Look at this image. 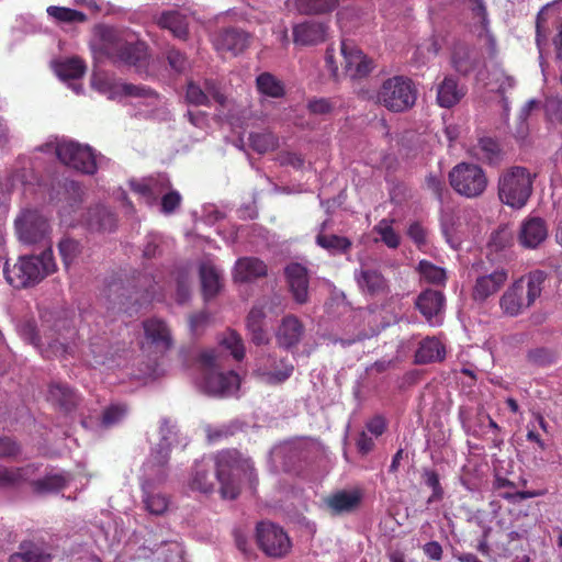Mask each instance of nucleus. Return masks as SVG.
Returning a JSON list of instances; mask_svg holds the SVG:
<instances>
[{
  "label": "nucleus",
  "instance_id": "30",
  "mask_svg": "<svg viewBox=\"0 0 562 562\" xmlns=\"http://www.w3.org/2000/svg\"><path fill=\"white\" fill-rule=\"evenodd\" d=\"M186 97L187 101L194 105H206L210 98H213L220 104H224L226 100L212 81H205L204 88H201L198 83L189 82Z\"/></svg>",
  "mask_w": 562,
  "mask_h": 562
},
{
  "label": "nucleus",
  "instance_id": "22",
  "mask_svg": "<svg viewBox=\"0 0 562 562\" xmlns=\"http://www.w3.org/2000/svg\"><path fill=\"white\" fill-rule=\"evenodd\" d=\"M250 42L248 33L231 27L218 32L213 38V44L218 52H229L233 55L241 53Z\"/></svg>",
  "mask_w": 562,
  "mask_h": 562
},
{
  "label": "nucleus",
  "instance_id": "19",
  "mask_svg": "<svg viewBox=\"0 0 562 562\" xmlns=\"http://www.w3.org/2000/svg\"><path fill=\"white\" fill-rule=\"evenodd\" d=\"M507 279L508 273L505 269H496L488 274L476 277L472 289L473 301L477 303H484L498 292Z\"/></svg>",
  "mask_w": 562,
  "mask_h": 562
},
{
  "label": "nucleus",
  "instance_id": "46",
  "mask_svg": "<svg viewBox=\"0 0 562 562\" xmlns=\"http://www.w3.org/2000/svg\"><path fill=\"white\" fill-rule=\"evenodd\" d=\"M86 357H91V364L93 366H109L111 357L109 356V347L103 339H95L91 341L85 351Z\"/></svg>",
  "mask_w": 562,
  "mask_h": 562
},
{
  "label": "nucleus",
  "instance_id": "53",
  "mask_svg": "<svg viewBox=\"0 0 562 562\" xmlns=\"http://www.w3.org/2000/svg\"><path fill=\"white\" fill-rule=\"evenodd\" d=\"M58 249L66 268L75 261L81 251L79 243L71 238H63L58 244Z\"/></svg>",
  "mask_w": 562,
  "mask_h": 562
},
{
  "label": "nucleus",
  "instance_id": "55",
  "mask_svg": "<svg viewBox=\"0 0 562 562\" xmlns=\"http://www.w3.org/2000/svg\"><path fill=\"white\" fill-rule=\"evenodd\" d=\"M26 472L23 469L0 467V488H10L24 480Z\"/></svg>",
  "mask_w": 562,
  "mask_h": 562
},
{
  "label": "nucleus",
  "instance_id": "57",
  "mask_svg": "<svg viewBox=\"0 0 562 562\" xmlns=\"http://www.w3.org/2000/svg\"><path fill=\"white\" fill-rule=\"evenodd\" d=\"M127 414V409L125 405L122 404H113L110 405L102 415V425L104 427H112L119 424Z\"/></svg>",
  "mask_w": 562,
  "mask_h": 562
},
{
  "label": "nucleus",
  "instance_id": "5",
  "mask_svg": "<svg viewBox=\"0 0 562 562\" xmlns=\"http://www.w3.org/2000/svg\"><path fill=\"white\" fill-rule=\"evenodd\" d=\"M544 274L535 271L526 278L516 280L501 296L499 307L507 316H518L530 307L542 291Z\"/></svg>",
  "mask_w": 562,
  "mask_h": 562
},
{
  "label": "nucleus",
  "instance_id": "23",
  "mask_svg": "<svg viewBox=\"0 0 562 562\" xmlns=\"http://www.w3.org/2000/svg\"><path fill=\"white\" fill-rule=\"evenodd\" d=\"M132 190L139 194L147 204H153L159 195H164L169 189L170 181L167 176L158 175L157 177H148L142 180H132Z\"/></svg>",
  "mask_w": 562,
  "mask_h": 562
},
{
  "label": "nucleus",
  "instance_id": "20",
  "mask_svg": "<svg viewBox=\"0 0 562 562\" xmlns=\"http://www.w3.org/2000/svg\"><path fill=\"white\" fill-rule=\"evenodd\" d=\"M162 485L142 484V503L144 509L154 516L165 515L171 506V497L161 490Z\"/></svg>",
  "mask_w": 562,
  "mask_h": 562
},
{
  "label": "nucleus",
  "instance_id": "21",
  "mask_svg": "<svg viewBox=\"0 0 562 562\" xmlns=\"http://www.w3.org/2000/svg\"><path fill=\"white\" fill-rule=\"evenodd\" d=\"M284 273L295 302L299 304L306 303L308 299L307 269L301 263L292 262L285 267Z\"/></svg>",
  "mask_w": 562,
  "mask_h": 562
},
{
  "label": "nucleus",
  "instance_id": "14",
  "mask_svg": "<svg viewBox=\"0 0 562 562\" xmlns=\"http://www.w3.org/2000/svg\"><path fill=\"white\" fill-rule=\"evenodd\" d=\"M257 542L267 555L274 558L286 554L291 548L290 539L283 529L267 521L257 526Z\"/></svg>",
  "mask_w": 562,
  "mask_h": 562
},
{
  "label": "nucleus",
  "instance_id": "42",
  "mask_svg": "<svg viewBox=\"0 0 562 562\" xmlns=\"http://www.w3.org/2000/svg\"><path fill=\"white\" fill-rule=\"evenodd\" d=\"M10 562H50V555L32 543H25L19 552L10 557Z\"/></svg>",
  "mask_w": 562,
  "mask_h": 562
},
{
  "label": "nucleus",
  "instance_id": "7",
  "mask_svg": "<svg viewBox=\"0 0 562 562\" xmlns=\"http://www.w3.org/2000/svg\"><path fill=\"white\" fill-rule=\"evenodd\" d=\"M535 175L525 167H512L505 170L498 179L499 200L513 207H524L531 193Z\"/></svg>",
  "mask_w": 562,
  "mask_h": 562
},
{
  "label": "nucleus",
  "instance_id": "16",
  "mask_svg": "<svg viewBox=\"0 0 562 562\" xmlns=\"http://www.w3.org/2000/svg\"><path fill=\"white\" fill-rule=\"evenodd\" d=\"M345 72L352 79L362 78L373 69V61L351 41L341 42Z\"/></svg>",
  "mask_w": 562,
  "mask_h": 562
},
{
  "label": "nucleus",
  "instance_id": "58",
  "mask_svg": "<svg viewBox=\"0 0 562 562\" xmlns=\"http://www.w3.org/2000/svg\"><path fill=\"white\" fill-rule=\"evenodd\" d=\"M20 333L30 344L34 345L36 348L42 349L45 345L42 339L37 336L35 325L31 322H27L20 326Z\"/></svg>",
  "mask_w": 562,
  "mask_h": 562
},
{
  "label": "nucleus",
  "instance_id": "18",
  "mask_svg": "<svg viewBox=\"0 0 562 562\" xmlns=\"http://www.w3.org/2000/svg\"><path fill=\"white\" fill-rule=\"evenodd\" d=\"M363 499L360 488L339 490L325 498L327 508L334 515H345L356 512Z\"/></svg>",
  "mask_w": 562,
  "mask_h": 562
},
{
  "label": "nucleus",
  "instance_id": "6",
  "mask_svg": "<svg viewBox=\"0 0 562 562\" xmlns=\"http://www.w3.org/2000/svg\"><path fill=\"white\" fill-rule=\"evenodd\" d=\"M160 442L154 449L142 468L140 485H164L168 477L167 463L170 448L176 438L175 427L168 420L160 426Z\"/></svg>",
  "mask_w": 562,
  "mask_h": 562
},
{
  "label": "nucleus",
  "instance_id": "52",
  "mask_svg": "<svg viewBox=\"0 0 562 562\" xmlns=\"http://www.w3.org/2000/svg\"><path fill=\"white\" fill-rule=\"evenodd\" d=\"M424 483L431 488L432 493L427 499V504L440 502L443 498V488L439 482V475L436 471L425 469L423 471Z\"/></svg>",
  "mask_w": 562,
  "mask_h": 562
},
{
  "label": "nucleus",
  "instance_id": "40",
  "mask_svg": "<svg viewBox=\"0 0 562 562\" xmlns=\"http://www.w3.org/2000/svg\"><path fill=\"white\" fill-rule=\"evenodd\" d=\"M70 476L65 472H50L43 479L36 480L33 485L40 493H50L63 488L68 484Z\"/></svg>",
  "mask_w": 562,
  "mask_h": 562
},
{
  "label": "nucleus",
  "instance_id": "39",
  "mask_svg": "<svg viewBox=\"0 0 562 562\" xmlns=\"http://www.w3.org/2000/svg\"><path fill=\"white\" fill-rule=\"evenodd\" d=\"M54 69L61 80H68L82 77L86 71V66L81 59L72 57L56 61Z\"/></svg>",
  "mask_w": 562,
  "mask_h": 562
},
{
  "label": "nucleus",
  "instance_id": "9",
  "mask_svg": "<svg viewBox=\"0 0 562 562\" xmlns=\"http://www.w3.org/2000/svg\"><path fill=\"white\" fill-rule=\"evenodd\" d=\"M378 101L393 112H402L415 104L416 89L413 81L403 76L386 79L379 92Z\"/></svg>",
  "mask_w": 562,
  "mask_h": 562
},
{
  "label": "nucleus",
  "instance_id": "51",
  "mask_svg": "<svg viewBox=\"0 0 562 562\" xmlns=\"http://www.w3.org/2000/svg\"><path fill=\"white\" fill-rule=\"evenodd\" d=\"M543 109L549 121L554 123L562 122V95L558 93L546 94Z\"/></svg>",
  "mask_w": 562,
  "mask_h": 562
},
{
  "label": "nucleus",
  "instance_id": "41",
  "mask_svg": "<svg viewBox=\"0 0 562 562\" xmlns=\"http://www.w3.org/2000/svg\"><path fill=\"white\" fill-rule=\"evenodd\" d=\"M257 88L263 95L270 98H280L284 93V87L280 80L269 72H263L257 77Z\"/></svg>",
  "mask_w": 562,
  "mask_h": 562
},
{
  "label": "nucleus",
  "instance_id": "44",
  "mask_svg": "<svg viewBox=\"0 0 562 562\" xmlns=\"http://www.w3.org/2000/svg\"><path fill=\"white\" fill-rule=\"evenodd\" d=\"M46 11L48 16L65 24L82 23L87 19L85 13L65 7L50 5Z\"/></svg>",
  "mask_w": 562,
  "mask_h": 562
},
{
  "label": "nucleus",
  "instance_id": "10",
  "mask_svg": "<svg viewBox=\"0 0 562 562\" xmlns=\"http://www.w3.org/2000/svg\"><path fill=\"white\" fill-rule=\"evenodd\" d=\"M55 151L64 165L88 175L94 173L104 159L102 156L98 157L91 147L74 140L58 142Z\"/></svg>",
  "mask_w": 562,
  "mask_h": 562
},
{
  "label": "nucleus",
  "instance_id": "59",
  "mask_svg": "<svg viewBox=\"0 0 562 562\" xmlns=\"http://www.w3.org/2000/svg\"><path fill=\"white\" fill-rule=\"evenodd\" d=\"M181 202V195L178 191L166 192L161 198V211L166 214L172 213Z\"/></svg>",
  "mask_w": 562,
  "mask_h": 562
},
{
  "label": "nucleus",
  "instance_id": "49",
  "mask_svg": "<svg viewBox=\"0 0 562 562\" xmlns=\"http://www.w3.org/2000/svg\"><path fill=\"white\" fill-rule=\"evenodd\" d=\"M316 243L324 249H327L331 254L344 252L350 247V241L337 235H323L318 234Z\"/></svg>",
  "mask_w": 562,
  "mask_h": 562
},
{
  "label": "nucleus",
  "instance_id": "37",
  "mask_svg": "<svg viewBox=\"0 0 562 562\" xmlns=\"http://www.w3.org/2000/svg\"><path fill=\"white\" fill-rule=\"evenodd\" d=\"M445 355L443 345L437 338L427 337L422 340L415 357L418 363H429L442 360Z\"/></svg>",
  "mask_w": 562,
  "mask_h": 562
},
{
  "label": "nucleus",
  "instance_id": "12",
  "mask_svg": "<svg viewBox=\"0 0 562 562\" xmlns=\"http://www.w3.org/2000/svg\"><path fill=\"white\" fill-rule=\"evenodd\" d=\"M15 228L19 239L23 244L34 245L49 240V222L36 210L23 211L15 220Z\"/></svg>",
  "mask_w": 562,
  "mask_h": 562
},
{
  "label": "nucleus",
  "instance_id": "27",
  "mask_svg": "<svg viewBox=\"0 0 562 562\" xmlns=\"http://www.w3.org/2000/svg\"><path fill=\"white\" fill-rule=\"evenodd\" d=\"M465 95V88L460 86L458 79L447 76L437 87V102L441 108H452Z\"/></svg>",
  "mask_w": 562,
  "mask_h": 562
},
{
  "label": "nucleus",
  "instance_id": "61",
  "mask_svg": "<svg viewBox=\"0 0 562 562\" xmlns=\"http://www.w3.org/2000/svg\"><path fill=\"white\" fill-rule=\"evenodd\" d=\"M47 347H48L47 352H49L56 357L72 352V347L59 339L47 342Z\"/></svg>",
  "mask_w": 562,
  "mask_h": 562
},
{
  "label": "nucleus",
  "instance_id": "56",
  "mask_svg": "<svg viewBox=\"0 0 562 562\" xmlns=\"http://www.w3.org/2000/svg\"><path fill=\"white\" fill-rule=\"evenodd\" d=\"M441 227L447 243L451 248L457 249L461 245L462 236L459 228L456 227L453 218L451 216L445 217L442 220Z\"/></svg>",
  "mask_w": 562,
  "mask_h": 562
},
{
  "label": "nucleus",
  "instance_id": "15",
  "mask_svg": "<svg viewBox=\"0 0 562 562\" xmlns=\"http://www.w3.org/2000/svg\"><path fill=\"white\" fill-rule=\"evenodd\" d=\"M355 280L361 293L371 297L384 296L390 291L389 282L382 272L367 263H362L355 271Z\"/></svg>",
  "mask_w": 562,
  "mask_h": 562
},
{
  "label": "nucleus",
  "instance_id": "4",
  "mask_svg": "<svg viewBox=\"0 0 562 562\" xmlns=\"http://www.w3.org/2000/svg\"><path fill=\"white\" fill-rule=\"evenodd\" d=\"M101 49L114 61L136 65L146 56V45L134 32L104 27L101 33Z\"/></svg>",
  "mask_w": 562,
  "mask_h": 562
},
{
  "label": "nucleus",
  "instance_id": "63",
  "mask_svg": "<svg viewBox=\"0 0 562 562\" xmlns=\"http://www.w3.org/2000/svg\"><path fill=\"white\" fill-rule=\"evenodd\" d=\"M424 553L431 560L439 561L442 558V547L438 541H429L423 546Z\"/></svg>",
  "mask_w": 562,
  "mask_h": 562
},
{
  "label": "nucleus",
  "instance_id": "24",
  "mask_svg": "<svg viewBox=\"0 0 562 562\" xmlns=\"http://www.w3.org/2000/svg\"><path fill=\"white\" fill-rule=\"evenodd\" d=\"M327 26L322 22L307 21L293 27V41L296 45H316L326 38Z\"/></svg>",
  "mask_w": 562,
  "mask_h": 562
},
{
  "label": "nucleus",
  "instance_id": "60",
  "mask_svg": "<svg viewBox=\"0 0 562 562\" xmlns=\"http://www.w3.org/2000/svg\"><path fill=\"white\" fill-rule=\"evenodd\" d=\"M167 59L170 67L176 71H182L187 66V59L179 50L170 49Z\"/></svg>",
  "mask_w": 562,
  "mask_h": 562
},
{
  "label": "nucleus",
  "instance_id": "8",
  "mask_svg": "<svg viewBox=\"0 0 562 562\" xmlns=\"http://www.w3.org/2000/svg\"><path fill=\"white\" fill-rule=\"evenodd\" d=\"M449 182L451 188L461 196L475 199L485 192L488 179L480 166L460 162L450 170Z\"/></svg>",
  "mask_w": 562,
  "mask_h": 562
},
{
  "label": "nucleus",
  "instance_id": "34",
  "mask_svg": "<svg viewBox=\"0 0 562 562\" xmlns=\"http://www.w3.org/2000/svg\"><path fill=\"white\" fill-rule=\"evenodd\" d=\"M470 9L473 14V19L477 20V36L485 40L491 54H494L495 41L488 31L487 12L483 0H470Z\"/></svg>",
  "mask_w": 562,
  "mask_h": 562
},
{
  "label": "nucleus",
  "instance_id": "50",
  "mask_svg": "<svg viewBox=\"0 0 562 562\" xmlns=\"http://www.w3.org/2000/svg\"><path fill=\"white\" fill-rule=\"evenodd\" d=\"M299 11L305 14H317L331 11L335 8L334 0H295Z\"/></svg>",
  "mask_w": 562,
  "mask_h": 562
},
{
  "label": "nucleus",
  "instance_id": "36",
  "mask_svg": "<svg viewBox=\"0 0 562 562\" xmlns=\"http://www.w3.org/2000/svg\"><path fill=\"white\" fill-rule=\"evenodd\" d=\"M472 155L483 162L496 165L501 161L502 155L498 144L491 137H482L471 150Z\"/></svg>",
  "mask_w": 562,
  "mask_h": 562
},
{
  "label": "nucleus",
  "instance_id": "29",
  "mask_svg": "<svg viewBox=\"0 0 562 562\" xmlns=\"http://www.w3.org/2000/svg\"><path fill=\"white\" fill-rule=\"evenodd\" d=\"M146 339L160 350H167L172 345L170 329L158 318H150L143 324Z\"/></svg>",
  "mask_w": 562,
  "mask_h": 562
},
{
  "label": "nucleus",
  "instance_id": "62",
  "mask_svg": "<svg viewBox=\"0 0 562 562\" xmlns=\"http://www.w3.org/2000/svg\"><path fill=\"white\" fill-rule=\"evenodd\" d=\"M209 322V316L205 313H198L190 317V329L194 335H199Z\"/></svg>",
  "mask_w": 562,
  "mask_h": 562
},
{
  "label": "nucleus",
  "instance_id": "25",
  "mask_svg": "<svg viewBox=\"0 0 562 562\" xmlns=\"http://www.w3.org/2000/svg\"><path fill=\"white\" fill-rule=\"evenodd\" d=\"M267 274L266 263L255 257L239 258L233 271L236 282H250Z\"/></svg>",
  "mask_w": 562,
  "mask_h": 562
},
{
  "label": "nucleus",
  "instance_id": "31",
  "mask_svg": "<svg viewBox=\"0 0 562 562\" xmlns=\"http://www.w3.org/2000/svg\"><path fill=\"white\" fill-rule=\"evenodd\" d=\"M202 290L206 299L215 296L223 286L222 271L210 261L200 266Z\"/></svg>",
  "mask_w": 562,
  "mask_h": 562
},
{
  "label": "nucleus",
  "instance_id": "32",
  "mask_svg": "<svg viewBox=\"0 0 562 562\" xmlns=\"http://www.w3.org/2000/svg\"><path fill=\"white\" fill-rule=\"evenodd\" d=\"M47 400L54 406L69 412L77 405L78 396L67 384L54 382L48 387Z\"/></svg>",
  "mask_w": 562,
  "mask_h": 562
},
{
  "label": "nucleus",
  "instance_id": "13",
  "mask_svg": "<svg viewBox=\"0 0 562 562\" xmlns=\"http://www.w3.org/2000/svg\"><path fill=\"white\" fill-rule=\"evenodd\" d=\"M91 85L99 92L108 94L110 99H115L120 93H123L125 95L144 98L149 106L157 105L159 99L154 91L145 87L115 83L102 74H93Z\"/></svg>",
  "mask_w": 562,
  "mask_h": 562
},
{
  "label": "nucleus",
  "instance_id": "17",
  "mask_svg": "<svg viewBox=\"0 0 562 562\" xmlns=\"http://www.w3.org/2000/svg\"><path fill=\"white\" fill-rule=\"evenodd\" d=\"M445 303L440 291L425 290L417 296L415 305L431 326H439L443 321Z\"/></svg>",
  "mask_w": 562,
  "mask_h": 562
},
{
  "label": "nucleus",
  "instance_id": "48",
  "mask_svg": "<svg viewBox=\"0 0 562 562\" xmlns=\"http://www.w3.org/2000/svg\"><path fill=\"white\" fill-rule=\"evenodd\" d=\"M249 143L254 150L259 154L273 150L278 146V138L272 133H252L249 135Z\"/></svg>",
  "mask_w": 562,
  "mask_h": 562
},
{
  "label": "nucleus",
  "instance_id": "33",
  "mask_svg": "<svg viewBox=\"0 0 562 562\" xmlns=\"http://www.w3.org/2000/svg\"><path fill=\"white\" fill-rule=\"evenodd\" d=\"M270 457L273 462L281 463L280 467L282 470L290 471L295 461L304 457V452L301 448V443L289 442L273 448L270 452Z\"/></svg>",
  "mask_w": 562,
  "mask_h": 562
},
{
  "label": "nucleus",
  "instance_id": "64",
  "mask_svg": "<svg viewBox=\"0 0 562 562\" xmlns=\"http://www.w3.org/2000/svg\"><path fill=\"white\" fill-rule=\"evenodd\" d=\"M408 236L417 244V245H424L426 243V231L425 228L418 224L413 223L408 227Z\"/></svg>",
  "mask_w": 562,
  "mask_h": 562
},
{
  "label": "nucleus",
  "instance_id": "2",
  "mask_svg": "<svg viewBox=\"0 0 562 562\" xmlns=\"http://www.w3.org/2000/svg\"><path fill=\"white\" fill-rule=\"evenodd\" d=\"M225 356L216 349L201 352L199 361L201 366V379L198 385L204 393L228 397L237 393L240 386V376L233 370H222Z\"/></svg>",
  "mask_w": 562,
  "mask_h": 562
},
{
  "label": "nucleus",
  "instance_id": "45",
  "mask_svg": "<svg viewBox=\"0 0 562 562\" xmlns=\"http://www.w3.org/2000/svg\"><path fill=\"white\" fill-rule=\"evenodd\" d=\"M420 278L436 285H443L447 280V272L443 268L435 266L428 260H422L418 263Z\"/></svg>",
  "mask_w": 562,
  "mask_h": 562
},
{
  "label": "nucleus",
  "instance_id": "47",
  "mask_svg": "<svg viewBox=\"0 0 562 562\" xmlns=\"http://www.w3.org/2000/svg\"><path fill=\"white\" fill-rule=\"evenodd\" d=\"M220 346L231 352L235 360H241L245 357V347L239 335L229 330L220 339Z\"/></svg>",
  "mask_w": 562,
  "mask_h": 562
},
{
  "label": "nucleus",
  "instance_id": "26",
  "mask_svg": "<svg viewBox=\"0 0 562 562\" xmlns=\"http://www.w3.org/2000/svg\"><path fill=\"white\" fill-rule=\"evenodd\" d=\"M303 325L297 317L293 315L285 316L276 334L280 347L289 349L296 346L303 336Z\"/></svg>",
  "mask_w": 562,
  "mask_h": 562
},
{
  "label": "nucleus",
  "instance_id": "38",
  "mask_svg": "<svg viewBox=\"0 0 562 562\" xmlns=\"http://www.w3.org/2000/svg\"><path fill=\"white\" fill-rule=\"evenodd\" d=\"M157 24L161 29L169 30L176 37L186 38L188 34L187 18L178 11H167L159 15Z\"/></svg>",
  "mask_w": 562,
  "mask_h": 562
},
{
  "label": "nucleus",
  "instance_id": "28",
  "mask_svg": "<svg viewBox=\"0 0 562 562\" xmlns=\"http://www.w3.org/2000/svg\"><path fill=\"white\" fill-rule=\"evenodd\" d=\"M547 236V225L540 217H529L521 224L519 238L525 247L536 248Z\"/></svg>",
  "mask_w": 562,
  "mask_h": 562
},
{
  "label": "nucleus",
  "instance_id": "3",
  "mask_svg": "<svg viewBox=\"0 0 562 562\" xmlns=\"http://www.w3.org/2000/svg\"><path fill=\"white\" fill-rule=\"evenodd\" d=\"M55 270L53 251L48 248L41 255L21 256L13 267L5 263L3 274L10 285L21 289L37 284Z\"/></svg>",
  "mask_w": 562,
  "mask_h": 562
},
{
  "label": "nucleus",
  "instance_id": "43",
  "mask_svg": "<svg viewBox=\"0 0 562 562\" xmlns=\"http://www.w3.org/2000/svg\"><path fill=\"white\" fill-rule=\"evenodd\" d=\"M452 65L460 74L470 72L475 66L473 52L464 45L457 46L452 53Z\"/></svg>",
  "mask_w": 562,
  "mask_h": 562
},
{
  "label": "nucleus",
  "instance_id": "54",
  "mask_svg": "<svg viewBox=\"0 0 562 562\" xmlns=\"http://www.w3.org/2000/svg\"><path fill=\"white\" fill-rule=\"evenodd\" d=\"M374 231L380 235L382 241L390 248H396L400 245V236L392 227V222L389 220L380 221Z\"/></svg>",
  "mask_w": 562,
  "mask_h": 562
},
{
  "label": "nucleus",
  "instance_id": "35",
  "mask_svg": "<svg viewBox=\"0 0 562 562\" xmlns=\"http://www.w3.org/2000/svg\"><path fill=\"white\" fill-rule=\"evenodd\" d=\"M87 225L93 231L111 232L116 226V217L105 206L98 205L89 211Z\"/></svg>",
  "mask_w": 562,
  "mask_h": 562
},
{
  "label": "nucleus",
  "instance_id": "1",
  "mask_svg": "<svg viewBox=\"0 0 562 562\" xmlns=\"http://www.w3.org/2000/svg\"><path fill=\"white\" fill-rule=\"evenodd\" d=\"M241 475L252 482L255 477L252 463L241 459L236 450H223L214 456L203 457L194 463L189 487L192 491L209 494L214 491L215 481H217L222 497L234 499L239 494Z\"/></svg>",
  "mask_w": 562,
  "mask_h": 562
},
{
  "label": "nucleus",
  "instance_id": "11",
  "mask_svg": "<svg viewBox=\"0 0 562 562\" xmlns=\"http://www.w3.org/2000/svg\"><path fill=\"white\" fill-rule=\"evenodd\" d=\"M294 366L288 357H281L276 351L260 353L255 359L254 376L269 385H278L285 382L293 373Z\"/></svg>",
  "mask_w": 562,
  "mask_h": 562
}]
</instances>
